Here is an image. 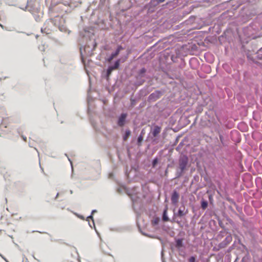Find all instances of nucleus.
Returning <instances> with one entry per match:
<instances>
[{"label":"nucleus","mask_w":262,"mask_h":262,"mask_svg":"<svg viewBox=\"0 0 262 262\" xmlns=\"http://www.w3.org/2000/svg\"><path fill=\"white\" fill-rule=\"evenodd\" d=\"M51 21L55 26H58L59 30L61 32H67L68 34H70V31L69 30L67 27L64 25L65 20L62 17H59L58 16H56L54 19H51Z\"/></svg>","instance_id":"nucleus-1"},{"label":"nucleus","mask_w":262,"mask_h":262,"mask_svg":"<svg viewBox=\"0 0 262 262\" xmlns=\"http://www.w3.org/2000/svg\"><path fill=\"white\" fill-rule=\"evenodd\" d=\"M146 69L143 67L138 70L135 76V84L136 85L139 86L145 81Z\"/></svg>","instance_id":"nucleus-2"},{"label":"nucleus","mask_w":262,"mask_h":262,"mask_svg":"<svg viewBox=\"0 0 262 262\" xmlns=\"http://www.w3.org/2000/svg\"><path fill=\"white\" fill-rule=\"evenodd\" d=\"M164 93V90H156L148 96L147 101L149 102H155L159 99Z\"/></svg>","instance_id":"nucleus-3"},{"label":"nucleus","mask_w":262,"mask_h":262,"mask_svg":"<svg viewBox=\"0 0 262 262\" xmlns=\"http://www.w3.org/2000/svg\"><path fill=\"white\" fill-rule=\"evenodd\" d=\"M127 58V56H126L124 59L122 60L121 58L118 59L115 62L113 65L109 66L106 71V76L108 77L111 74L113 70H116L119 68L120 62H124Z\"/></svg>","instance_id":"nucleus-4"},{"label":"nucleus","mask_w":262,"mask_h":262,"mask_svg":"<svg viewBox=\"0 0 262 262\" xmlns=\"http://www.w3.org/2000/svg\"><path fill=\"white\" fill-rule=\"evenodd\" d=\"M189 158L188 156L181 154L178 159V166L187 167L188 166Z\"/></svg>","instance_id":"nucleus-5"},{"label":"nucleus","mask_w":262,"mask_h":262,"mask_svg":"<svg viewBox=\"0 0 262 262\" xmlns=\"http://www.w3.org/2000/svg\"><path fill=\"white\" fill-rule=\"evenodd\" d=\"M232 241V236L231 234L227 235L225 238L220 242L217 247L219 249H223L226 247Z\"/></svg>","instance_id":"nucleus-6"},{"label":"nucleus","mask_w":262,"mask_h":262,"mask_svg":"<svg viewBox=\"0 0 262 262\" xmlns=\"http://www.w3.org/2000/svg\"><path fill=\"white\" fill-rule=\"evenodd\" d=\"M183 210H182L181 209V207H180L179 209H178V212L177 213H174L173 214V218H172V220L171 221V222H176L177 223H180V221H178V220H176V219L177 217H182L183 216H184L185 215L187 212H188V210L187 209H186V210L185 211H184V209H185V207L183 206Z\"/></svg>","instance_id":"nucleus-7"},{"label":"nucleus","mask_w":262,"mask_h":262,"mask_svg":"<svg viewBox=\"0 0 262 262\" xmlns=\"http://www.w3.org/2000/svg\"><path fill=\"white\" fill-rule=\"evenodd\" d=\"M219 136L222 146L224 147L228 146V135L226 133L219 132Z\"/></svg>","instance_id":"nucleus-8"},{"label":"nucleus","mask_w":262,"mask_h":262,"mask_svg":"<svg viewBox=\"0 0 262 262\" xmlns=\"http://www.w3.org/2000/svg\"><path fill=\"white\" fill-rule=\"evenodd\" d=\"M127 114L126 113H122L119 116L118 121H117V125L119 127L123 126L126 123V119L127 117Z\"/></svg>","instance_id":"nucleus-9"},{"label":"nucleus","mask_w":262,"mask_h":262,"mask_svg":"<svg viewBox=\"0 0 262 262\" xmlns=\"http://www.w3.org/2000/svg\"><path fill=\"white\" fill-rule=\"evenodd\" d=\"M175 247L179 251H181V249H185V247L183 243V239L182 238H175Z\"/></svg>","instance_id":"nucleus-10"},{"label":"nucleus","mask_w":262,"mask_h":262,"mask_svg":"<svg viewBox=\"0 0 262 262\" xmlns=\"http://www.w3.org/2000/svg\"><path fill=\"white\" fill-rule=\"evenodd\" d=\"M187 167H186L178 166L176 169L175 178H181L185 173V171L187 169Z\"/></svg>","instance_id":"nucleus-11"},{"label":"nucleus","mask_w":262,"mask_h":262,"mask_svg":"<svg viewBox=\"0 0 262 262\" xmlns=\"http://www.w3.org/2000/svg\"><path fill=\"white\" fill-rule=\"evenodd\" d=\"M161 127L158 125L154 124L151 127L150 133L152 135L153 137H156L161 132Z\"/></svg>","instance_id":"nucleus-12"},{"label":"nucleus","mask_w":262,"mask_h":262,"mask_svg":"<svg viewBox=\"0 0 262 262\" xmlns=\"http://www.w3.org/2000/svg\"><path fill=\"white\" fill-rule=\"evenodd\" d=\"M189 64L191 69L195 70L199 67V61L195 57H192L189 60Z\"/></svg>","instance_id":"nucleus-13"},{"label":"nucleus","mask_w":262,"mask_h":262,"mask_svg":"<svg viewBox=\"0 0 262 262\" xmlns=\"http://www.w3.org/2000/svg\"><path fill=\"white\" fill-rule=\"evenodd\" d=\"M179 198V193L176 190H174L172 191L171 196V201L172 204L173 205L177 204L178 202Z\"/></svg>","instance_id":"nucleus-14"},{"label":"nucleus","mask_w":262,"mask_h":262,"mask_svg":"<svg viewBox=\"0 0 262 262\" xmlns=\"http://www.w3.org/2000/svg\"><path fill=\"white\" fill-rule=\"evenodd\" d=\"M167 207L166 206L163 210L162 214V220L163 222H168L169 221V219L167 215Z\"/></svg>","instance_id":"nucleus-15"},{"label":"nucleus","mask_w":262,"mask_h":262,"mask_svg":"<svg viewBox=\"0 0 262 262\" xmlns=\"http://www.w3.org/2000/svg\"><path fill=\"white\" fill-rule=\"evenodd\" d=\"M127 194L130 197V198L132 200L133 205H134L135 203H136L138 201V199H139V198L138 196H136L137 193H136V194L135 195L130 192H128Z\"/></svg>","instance_id":"nucleus-16"},{"label":"nucleus","mask_w":262,"mask_h":262,"mask_svg":"<svg viewBox=\"0 0 262 262\" xmlns=\"http://www.w3.org/2000/svg\"><path fill=\"white\" fill-rule=\"evenodd\" d=\"M165 0H151L149 5L155 6L160 3L164 2Z\"/></svg>","instance_id":"nucleus-17"},{"label":"nucleus","mask_w":262,"mask_h":262,"mask_svg":"<svg viewBox=\"0 0 262 262\" xmlns=\"http://www.w3.org/2000/svg\"><path fill=\"white\" fill-rule=\"evenodd\" d=\"M208 203L206 200L202 199L201 201V206L203 210H205L208 207Z\"/></svg>","instance_id":"nucleus-18"},{"label":"nucleus","mask_w":262,"mask_h":262,"mask_svg":"<svg viewBox=\"0 0 262 262\" xmlns=\"http://www.w3.org/2000/svg\"><path fill=\"white\" fill-rule=\"evenodd\" d=\"M241 262H251V258L249 254L247 253L242 258Z\"/></svg>","instance_id":"nucleus-19"},{"label":"nucleus","mask_w":262,"mask_h":262,"mask_svg":"<svg viewBox=\"0 0 262 262\" xmlns=\"http://www.w3.org/2000/svg\"><path fill=\"white\" fill-rule=\"evenodd\" d=\"M123 48L122 47V46L121 45H119L117 47V48L116 49V50L113 52V53L115 55V56H117L121 50H123Z\"/></svg>","instance_id":"nucleus-20"},{"label":"nucleus","mask_w":262,"mask_h":262,"mask_svg":"<svg viewBox=\"0 0 262 262\" xmlns=\"http://www.w3.org/2000/svg\"><path fill=\"white\" fill-rule=\"evenodd\" d=\"M130 130L128 129H127L125 131V134L123 136V139L124 141H126L127 139V138L129 137V136L130 134Z\"/></svg>","instance_id":"nucleus-21"},{"label":"nucleus","mask_w":262,"mask_h":262,"mask_svg":"<svg viewBox=\"0 0 262 262\" xmlns=\"http://www.w3.org/2000/svg\"><path fill=\"white\" fill-rule=\"evenodd\" d=\"M143 137H142V135H139L137 138V145L138 146H141L142 145V141L143 140Z\"/></svg>","instance_id":"nucleus-22"},{"label":"nucleus","mask_w":262,"mask_h":262,"mask_svg":"<svg viewBox=\"0 0 262 262\" xmlns=\"http://www.w3.org/2000/svg\"><path fill=\"white\" fill-rule=\"evenodd\" d=\"M160 219L158 217H156L153 220L151 221V225L152 226H155L158 225Z\"/></svg>","instance_id":"nucleus-23"},{"label":"nucleus","mask_w":262,"mask_h":262,"mask_svg":"<svg viewBox=\"0 0 262 262\" xmlns=\"http://www.w3.org/2000/svg\"><path fill=\"white\" fill-rule=\"evenodd\" d=\"M227 235V234H226L225 232H224L222 230L220 231L217 235V237L218 239H222V238H223L224 236H226Z\"/></svg>","instance_id":"nucleus-24"},{"label":"nucleus","mask_w":262,"mask_h":262,"mask_svg":"<svg viewBox=\"0 0 262 262\" xmlns=\"http://www.w3.org/2000/svg\"><path fill=\"white\" fill-rule=\"evenodd\" d=\"M226 220L228 223L230 224L233 227H235L236 226L235 223L230 218L227 216L226 217Z\"/></svg>","instance_id":"nucleus-25"},{"label":"nucleus","mask_w":262,"mask_h":262,"mask_svg":"<svg viewBox=\"0 0 262 262\" xmlns=\"http://www.w3.org/2000/svg\"><path fill=\"white\" fill-rule=\"evenodd\" d=\"M159 159L157 157H155L152 161L151 164L152 167H155L158 162Z\"/></svg>","instance_id":"nucleus-26"},{"label":"nucleus","mask_w":262,"mask_h":262,"mask_svg":"<svg viewBox=\"0 0 262 262\" xmlns=\"http://www.w3.org/2000/svg\"><path fill=\"white\" fill-rule=\"evenodd\" d=\"M116 57L115 55L113 53V52L107 57V58L105 59L106 61L108 62H111L112 59Z\"/></svg>","instance_id":"nucleus-27"},{"label":"nucleus","mask_w":262,"mask_h":262,"mask_svg":"<svg viewBox=\"0 0 262 262\" xmlns=\"http://www.w3.org/2000/svg\"><path fill=\"white\" fill-rule=\"evenodd\" d=\"M130 106L132 107H133L134 106H135V105L137 103V100L136 99H135V98H131L130 99Z\"/></svg>","instance_id":"nucleus-28"},{"label":"nucleus","mask_w":262,"mask_h":262,"mask_svg":"<svg viewBox=\"0 0 262 262\" xmlns=\"http://www.w3.org/2000/svg\"><path fill=\"white\" fill-rule=\"evenodd\" d=\"M91 219L92 221H93V225H94V226H95V224H94V220H93V217L92 216V214H91V215H90L89 216H88L86 218V220L89 222V226L92 228V226L89 222V219Z\"/></svg>","instance_id":"nucleus-29"},{"label":"nucleus","mask_w":262,"mask_h":262,"mask_svg":"<svg viewBox=\"0 0 262 262\" xmlns=\"http://www.w3.org/2000/svg\"><path fill=\"white\" fill-rule=\"evenodd\" d=\"M222 229V231L226 234L229 235V234H231L229 229L226 228L225 226L224 227V228H223Z\"/></svg>","instance_id":"nucleus-30"},{"label":"nucleus","mask_w":262,"mask_h":262,"mask_svg":"<svg viewBox=\"0 0 262 262\" xmlns=\"http://www.w3.org/2000/svg\"><path fill=\"white\" fill-rule=\"evenodd\" d=\"M176 4H174L172 2L169 1L167 2L166 5L169 6L171 8H173L175 6Z\"/></svg>","instance_id":"nucleus-31"},{"label":"nucleus","mask_w":262,"mask_h":262,"mask_svg":"<svg viewBox=\"0 0 262 262\" xmlns=\"http://www.w3.org/2000/svg\"><path fill=\"white\" fill-rule=\"evenodd\" d=\"M203 111V107L202 106H199L196 108V112L201 113Z\"/></svg>","instance_id":"nucleus-32"},{"label":"nucleus","mask_w":262,"mask_h":262,"mask_svg":"<svg viewBox=\"0 0 262 262\" xmlns=\"http://www.w3.org/2000/svg\"><path fill=\"white\" fill-rule=\"evenodd\" d=\"M231 134L232 136H237L238 135V132L237 130H232L231 132Z\"/></svg>","instance_id":"nucleus-33"},{"label":"nucleus","mask_w":262,"mask_h":262,"mask_svg":"<svg viewBox=\"0 0 262 262\" xmlns=\"http://www.w3.org/2000/svg\"><path fill=\"white\" fill-rule=\"evenodd\" d=\"M189 262H195V257L194 256H191L189 259Z\"/></svg>","instance_id":"nucleus-34"},{"label":"nucleus","mask_w":262,"mask_h":262,"mask_svg":"<svg viewBox=\"0 0 262 262\" xmlns=\"http://www.w3.org/2000/svg\"><path fill=\"white\" fill-rule=\"evenodd\" d=\"M82 48H83L84 51H85V49L86 48V47H85V46H84V47H81L80 48V54H81V56H82V55H83Z\"/></svg>","instance_id":"nucleus-35"},{"label":"nucleus","mask_w":262,"mask_h":262,"mask_svg":"<svg viewBox=\"0 0 262 262\" xmlns=\"http://www.w3.org/2000/svg\"><path fill=\"white\" fill-rule=\"evenodd\" d=\"M219 225L221 228H224L225 225L221 221H219Z\"/></svg>","instance_id":"nucleus-36"},{"label":"nucleus","mask_w":262,"mask_h":262,"mask_svg":"<svg viewBox=\"0 0 262 262\" xmlns=\"http://www.w3.org/2000/svg\"><path fill=\"white\" fill-rule=\"evenodd\" d=\"M257 58L259 60H262V54L260 52H257Z\"/></svg>","instance_id":"nucleus-37"},{"label":"nucleus","mask_w":262,"mask_h":262,"mask_svg":"<svg viewBox=\"0 0 262 262\" xmlns=\"http://www.w3.org/2000/svg\"><path fill=\"white\" fill-rule=\"evenodd\" d=\"M221 175H219V177L220 178L222 179L223 177H224V172L222 169L221 170Z\"/></svg>","instance_id":"nucleus-38"},{"label":"nucleus","mask_w":262,"mask_h":262,"mask_svg":"<svg viewBox=\"0 0 262 262\" xmlns=\"http://www.w3.org/2000/svg\"><path fill=\"white\" fill-rule=\"evenodd\" d=\"M49 32H50V30L49 29L46 28V30H45V33L46 34H49L50 33Z\"/></svg>","instance_id":"nucleus-39"},{"label":"nucleus","mask_w":262,"mask_h":262,"mask_svg":"<svg viewBox=\"0 0 262 262\" xmlns=\"http://www.w3.org/2000/svg\"><path fill=\"white\" fill-rule=\"evenodd\" d=\"M145 134V132L144 129H142L140 134V135H142V137H143V136Z\"/></svg>","instance_id":"nucleus-40"},{"label":"nucleus","mask_w":262,"mask_h":262,"mask_svg":"<svg viewBox=\"0 0 262 262\" xmlns=\"http://www.w3.org/2000/svg\"><path fill=\"white\" fill-rule=\"evenodd\" d=\"M46 30V28H41V32L42 33H45V30Z\"/></svg>","instance_id":"nucleus-41"},{"label":"nucleus","mask_w":262,"mask_h":262,"mask_svg":"<svg viewBox=\"0 0 262 262\" xmlns=\"http://www.w3.org/2000/svg\"><path fill=\"white\" fill-rule=\"evenodd\" d=\"M209 200L210 202H211L213 200V198H212V196H211V195H209Z\"/></svg>","instance_id":"nucleus-42"},{"label":"nucleus","mask_w":262,"mask_h":262,"mask_svg":"<svg viewBox=\"0 0 262 262\" xmlns=\"http://www.w3.org/2000/svg\"><path fill=\"white\" fill-rule=\"evenodd\" d=\"M0 256H1L6 262H8V261L7 260V259L4 257L2 255L0 254Z\"/></svg>","instance_id":"nucleus-43"},{"label":"nucleus","mask_w":262,"mask_h":262,"mask_svg":"<svg viewBox=\"0 0 262 262\" xmlns=\"http://www.w3.org/2000/svg\"><path fill=\"white\" fill-rule=\"evenodd\" d=\"M21 137L24 141H26L27 138L25 136L21 135Z\"/></svg>","instance_id":"nucleus-44"},{"label":"nucleus","mask_w":262,"mask_h":262,"mask_svg":"<svg viewBox=\"0 0 262 262\" xmlns=\"http://www.w3.org/2000/svg\"><path fill=\"white\" fill-rule=\"evenodd\" d=\"M62 11H63L66 12H68L69 11V9H64L63 8H62Z\"/></svg>","instance_id":"nucleus-45"},{"label":"nucleus","mask_w":262,"mask_h":262,"mask_svg":"<svg viewBox=\"0 0 262 262\" xmlns=\"http://www.w3.org/2000/svg\"><path fill=\"white\" fill-rule=\"evenodd\" d=\"M78 216L80 219H82V220H84V217L82 215H78Z\"/></svg>","instance_id":"nucleus-46"},{"label":"nucleus","mask_w":262,"mask_h":262,"mask_svg":"<svg viewBox=\"0 0 262 262\" xmlns=\"http://www.w3.org/2000/svg\"><path fill=\"white\" fill-rule=\"evenodd\" d=\"M211 55L209 53H207V54H205V55H204V57L206 58V57H208L209 56H210Z\"/></svg>","instance_id":"nucleus-47"},{"label":"nucleus","mask_w":262,"mask_h":262,"mask_svg":"<svg viewBox=\"0 0 262 262\" xmlns=\"http://www.w3.org/2000/svg\"><path fill=\"white\" fill-rule=\"evenodd\" d=\"M95 212H96V210H92V212H91V214H93L94 213H95Z\"/></svg>","instance_id":"nucleus-48"},{"label":"nucleus","mask_w":262,"mask_h":262,"mask_svg":"<svg viewBox=\"0 0 262 262\" xmlns=\"http://www.w3.org/2000/svg\"><path fill=\"white\" fill-rule=\"evenodd\" d=\"M242 246L244 249H246V247L244 244H242Z\"/></svg>","instance_id":"nucleus-49"},{"label":"nucleus","mask_w":262,"mask_h":262,"mask_svg":"<svg viewBox=\"0 0 262 262\" xmlns=\"http://www.w3.org/2000/svg\"><path fill=\"white\" fill-rule=\"evenodd\" d=\"M262 52V47L257 52Z\"/></svg>","instance_id":"nucleus-50"},{"label":"nucleus","mask_w":262,"mask_h":262,"mask_svg":"<svg viewBox=\"0 0 262 262\" xmlns=\"http://www.w3.org/2000/svg\"><path fill=\"white\" fill-rule=\"evenodd\" d=\"M245 124L244 123H241L239 125V126H242V125H244Z\"/></svg>","instance_id":"nucleus-51"},{"label":"nucleus","mask_w":262,"mask_h":262,"mask_svg":"<svg viewBox=\"0 0 262 262\" xmlns=\"http://www.w3.org/2000/svg\"><path fill=\"white\" fill-rule=\"evenodd\" d=\"M67 4H68V2H66V3L64 4V7H65V6H66V5H67Z\"/></svg>","instance_id":"nucleus-52"},{"label":"nucleus","mask_w":262,"mask_h":262,"mask_svg":"<svg viewBox=\"0 0 262 262\" xmlns=\"http://www.w3.org/2000/svg\"><path fill=\"white\" fill-rule=\"evenodd\" d=\"M182 145V142H181V143L179 144V146H181V145Z\"/></svg>","instance_id":"nucleus-53"},{"label":"nucleus","mask_w":262,"mask_h":262,"mask_svg":"<svg viewBox=\"0 0 262 262\" xmlns=\"http://www.w3.org/2000/svg\"><path fill=\"white\" fill-rule=\"evenodd\" d=\"M58 195H59V193H57V194H56V198H57V196H58Z\"/></svg>","instance_id":"nucleus-54"},{"label":"nucleus","mask_w":262,"mask_h":262,"mask_svg":"<svg viewBox=\"0 0 262 262\" xmlns=\"http://www.w3.org/2000/svg\"><path fill=\"white\" fill-rule=\"evenodd\" d=\"M240 141V139H238L236 141V142H239Z\"/></svg>","instance_id":"nucleus-55"},{"label":"nucleus","mask_w":262,"mask_h":262,"mask_svg":"<svg viewBox=\"0 0 262 262\" xmlns=\"http://www.w3.org/2000/svg\"><path fill=\"white\" fill-rule=\"evenodd\" d=\"M178 148H180V147L179 146L176 148V149L178 150Z\"/></svg>","instance_id":"nucleus-56"},{"label":"nucleus","mask_w":262,"mask_h":262,"mask_svg":"<svg viewBox=\"0 0 262 262\" xmlns=\"http://www.w3.org/2000/svg\"><path fill=\"white\" fill-rule=\"evenodd\" d=\"M0 27H1L2 28H3V26L1 24H0Z\"/></svg>","instance_id":"nucleus-57"},{"label":"nucleus","mask_w":262,"mask_h":262,"mask_svg":"<svg viewBox=\"0 0 262 262\" xmlns=\"http://www.w3.org/2000/svg\"><path fill=\"white\" fill-rule=\"evenodd\" d=\"M73 193V191L72 190H70V193L72 194Z\"/></svg>","instance_id":"nucleus-58"},{"label":"nucleus","mask_w":262,"mask_h":262,"mask_svg":"<svg viewBox=\"0 0 262 262\" xmlns=\"http://www.w3.org/2000/svg\"><path fill=\"white\" fill-rule=\"evenodd\" d=\"M163 251H162V252H161L162 257L163 256Z\"/></svg>","instance_id":"nucleus-59"},{"label":"nucleus","mask_w":262,"mask_h":262,"mask_svg":"<svg viewBox=\"0 0 262 262\" xmlns=\"http://www.w3.org/2000/svg\"><path fill=\"white\" fill-rule=\"evenodd\" d=\"M69 161H70L71 164H72V162H71V161H70V159H69Z\"/></svg>","instance_id":"nucleus-60"},{"label":"nucleus","mask_w":262,"mask_h":262,"mask_svg":"<svg viewBox=\"0 0 262 262\" xmlns=\"http://www.w3.org/2000/svg\"><path fill=\"white\" fill-rule=\"evenodd\" d=\"M142 234H143V235H146L144 233H143V232H142Z\"/></svg>","instance_id":"nucleus-61"}]
</instances>
